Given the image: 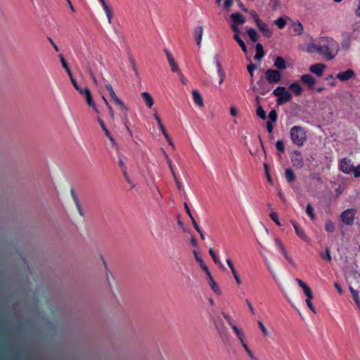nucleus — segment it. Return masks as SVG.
Masks as SVG:
<instances>
[{"label": "nucleus", "instance_id": "f257e3e1", "mask_svg": "<svg viewBox=\"0 0 360 360\" xmlns=\"http://www.w3.org/2000/svg\"><path fill=\"white\" fill-rule=\"evenodd\" d=\"M338 50V43L333 38L328 37H321L316 43H309L307 46V51L308 53H318L327 60L333 59L337 55Z\"/></svg>", "mask_w": 360, "mask_h": 360}, {"label": "nucleus", "instance_id": "f03ea898", "mask_svg": "<svg viewBox=\"0 0 360 360\" xmlns=\"http://www.w3.org/2000/svg\"><path fill=\"white\" fill-rule=\"evenodd\" d=\"M292 142L297 146H302L307 140L305 129L300 126H293L290 130Z\"/></svg>", "mask_w": 360, "mask_h": 360}, {"label": "nucleus", "instance_id": "7ed1b4c3", "mask_svg": "<svg viewBox=\"0 0 360 360\" xmlns=\"http://www.w3.org/2000/svg\"><path fill=\"white\" fill-rule=\"evenodd\" d=\"M273 94L277 97L276 103L278 105H283L292 100V95L284 86H278L274 91Z\"/></svg>", "mask_w": 360, "mask_h": 360}, {"label": "nucleus", "instance_id": "20e7f679", "mask_svg": "<svg viewBox=\"0 0 360 360\" xmlns=\"http://www.w3.org/2000/svg\"><path fill=\"white\" fill-rule=\"evenodd\" d=\"M265 78L269 84H275L281 82L282 75L278 70L268 69L265 72Z\"/></svg>", "mask_w": 360, "mask_h": 360}, {"label": "nucleus", "instance_id": "39448f33", "mask_svg": "<svg viewBox=\"0 0 360 360\" xmlns=\"http://www.w3.org/2000/svg\"><path fill=\"white\" fill-rule=\"evenodd\" d=\"M356 213V209H347L341 213L340 219L347 226H351L354 223Z\"/></svg>", "mask_w": 360, "mask_h": 360}, {"label": "nucleus", "instance_id": "423d86ee", "mask_svg": "<svg viewBox=\"0 0 360 360\" xmlns=\"http://www.w3.org/2000/svg\"><path fill=\"white\" fill-rule=\"evenodd\" d=\"M290 160L294 167L297 169L302 168L304 165V160L300 151L295 150L290 154Z\"/></svg>", "mask_w": 360, "mask_h": 360}, {"label": "nucleus", "instance_id": "0eeeda50", "mask_svg": "<svg viewBox=\"0 0 360 360\" xmlns=\"http://www.w3.org/2000/svg\"><path fill=\"white\" fill-rule=\"evenodd\" d=\"M214 326H215L217 333L219 335L221 341L224 343H226L229 340V335H228V332H227V328L224 325L223 322L222 321H221V323L215 322Z\"/></svg>", "mask_w": 360, "mask_h": 360}, {"label": "nucleus", "instance_id": "6e6552de", "mask_svg": "<svg viewBox=\"0 0 360 360\" xmlns=\"http://www.w3.org/2000/svg\"><path fill=\"white\" fill-rule=\"evenodd\" d=\"M164 51L165 53L169 65L171 68V70L173 72H177L179 76H182V73L179 70V66H178L177 63H176L172 54L167 49H165L164 50Z\"/></svg>", "mask_w": 360, "mask_h": 360}, {"label": "nucleus", "instance_id": "1a4fd4ad", "mask_svg": "<svg viewBox=\"0 0 360 360\" xmlns=\"http://www.w3.org/2000/svg\"><path fill=\"white\" fill-rule=\"evenodd\" d=\"M339 167L340 170L345 174H350L352 172L354 166L351 163V160L344 158L340 161Z\"/></svg>", "mask_w": 360, "mask_h": 360}, {"label": "nucleus", "instance_id": "9d476101", "mask_svg": "<svg viewBox=\"0 0 360 360\" xmlns=\"http://www.w3.org/2000/svg\"><path fill=\"white\" fill-rule=\"evenodd\" d=\"M326 65L323 63H315L309 67V71L318 77H322Z\"/></svg>", "mask_w": 360, "mask_h": 360}, {"label": "nucleus", "instance_id": "9b49d317", "mask_svg": "<svg viewBox=\"0 0 360 360\" xmlns=\"http://www.w3.org/2000/svg\"><path fill=\"white\" fill-rule=\"evenodd\" d=\"M291 224H292L296 235L303 241L307 242L309 241V238L305 233L304 229L301 228L295 221L291 220Z\"/></svg>", "mask_w": 360, "mask_h": 360}, {"label": "nucleus", "instance_id": "f8f14e48", "mask_svg": "<svg viewBox=\"0 0 360 360\" xmlns=\"http://www.w3.org/2000/svg\"><path fill=\"white\" fill-rule=\"evenodd\" d=\"M354 76H355L354 72L351 69H348L346 71L339 72L336 75V77L339 80H340L342 82H345V81H347V80L352 79Z\"/></svg>", "mask_w": 360, "mask_h": 360}, {"label": "nucleus", "instance_id": "ddd939ff", "mask_svg": "<svg viewBox=\"0 0 360 360\" xmlns=\"http://www.w3.org/2000/svg\"><path fill=\"white\" fill-rule=\"evenodd\" d=\"M84 96H85V99L87 105L92 108L93 110L98 112V109L96 106L95 103L94 102L91 91L89 88L86 87L84 89Z\"/></svg>", "mask_w": 360, "mask_h": 360}, {"label": "nucleus", "instance_id": "4468645a", "mask_svg": "<svg viewBox=\"0 0 360 360\" xmlns=\"http://www.w3.org/2000/svg\"><path fill=\"white\" fill-rule=\"evenodd\" d=\"M256 24L257 27L266 38H269L271 37L272 32L269 29L266 23L263 22L261 20H256Z\"/></svg>", "mask_w": 360, "mask_h": 360}, {"label": "nucleus", "instance_id": "2eb2a0df", "mask_svg": "<svg viewBox=\"0 0 360 360\" xmlns=\"http://www.w3.org/2000/svg\"><path fill=\"white\" fill-rule=\"evenodd\" d=\"M301 82L307 85L309 88L313 87L316 84V79L309 74L302 75L300 77Z\"/></svg>", "mask_w": 360, "mask_h": 360}, {"label": "nucleus", "instance_id": "dca6fc26", "mask_svg": "<svg viewBox=\"0 0 360 360\" xmlns=\"http://www.w3.org/2000/svg\"><path fill=\"white\" fill-rule=\"evenodd\" d=\"M230 17L233 20V23L236 25H243L245 22V18L238 12L232 13Z\"/></svg>", "mask_w": 360, "mask_h": 360}, {"label": "nucleus", "instance_id": "f3484780", "mask_svg": "<svg viewBox=\"0 0 360 360\" xmlns=\"http://www.w3.org/2000/svg\"><path fill=\"white\" fill-rule=\"evenodd\" d=\"M203 27L199 26L196 27L194 30V38L195 40V42L198 46H200L201 41H202V37L203 34Z\"/></svg>", "mask_w": 360, "mask_h": 360}, {"label": "nucleus", "instance_id": "a211bd4d", "mask_svg": "<svg viewBox=\"0 0 360 360\" xmlns=\"http://www.w3.org/2000/svg\"><path fill=\"white\" fill-rule=\"evenodd\" d=\"M207 276V278H208V282H209V284L211 287V288L212 289V290L216 293V294H221V290H220V288H219V286L217 285V284L215 283V281H214V278L211 274V273L209 271L208 273L206 274Z\"/></svg>", "mask_w": 360, "mask_h": 360}, {"label": "nucleus", "instance_id": "6ab92c4d", "mask_svg": "<svg viewBox=\"0 0 360 360\" xmlns=\"http://www.w3.org/2000/svg\"><path fill=\"white\" fill-rule=\"evenodd\" d=\"M288 89L291 91H292L296 96L301 95L302 93V91H303L302 87L301 86L300 83L297 82H295L291 83L289 85Z\"/></svg>", "mask_w": 360, "mask_h": 360}, {"label": "nucleus", "instance_id": "aec40b11", "mask_svg": "<svg viewBox=\"0 0 360 360\" xmlns=\"http://www.w3.org/2000/svg\"><path fill=\"white\" fill-rule=\"evenodd\" d=\"M101 3L103 10L105 12L106 16L108 20V22L111 23V19L112 18V12L110 6L107 4L105 0H98Z\"/></svg>", "mask_w": 360, "mask_h": 360}, {"label": "nucleus", "instance_id": "412c9836", "mask_svg": "<svg viewBox=\"0 0 360 360\" xmlns=\"http://www.w3.org/2000/svg\"><path fill=\"white\" fill-rule=\"evenodd\" d=\"M274 66L278 69V70H283L286 69L285 61L281 56H277L274 60Z\"/></svg>", "mask_w": 360, "mask_h": 360}, {"label": "nucleus", "instance_id": "4be33fe9", "mask_svg": "<svg viewBox=\"0 0 360 360\" xmlns=\"http://www.w3.org/2000/svg\"><path fill=\"white\" fill-rule=\"evenodd\" d=\"M193 253L195 256V259L198 262L201 269L205 272V274L208 273L210 271L209 269L207 266V265L204 263L202 259L199 256L198 252L196 250H193Z\"/></svg>", "mask_w": 360, "mask_h": 360}, {"label": "nucleus", "instance_id": "5701e85b", "mask_svg": "<svg viewBox=\"0 0 360 360\" xmlns=\"http://www.w3.org/2000/svg\"><path fill=\"white\" fill-rule=\"evenodd\" d=\"M141 97L143 99V101L148 108H150L153 105L154 101H153L152 96H150V94L149 93L143 92L141 94Z\"/></svg>", "mask_w": 360, "mask_h": 360}, {"label": "nucleus", "instance_id": "b1692460", "mask_svg": "<svg viewBox=\"0 0 360 360\" xmlns=\"http://www.w3.org/2000/svg\"><path fill=\"white\" fill-rule=\"evenodd\" d=\"M192 94L195 103L200 107L203 106V100L199 91L198 90H193Z\"/></svg>", "mask_w": 360, "mask_h": 360}, {"label": "nucleus", "instance_id": "393cba45", "mask_svg": "<svg viewBox=\"0 0 360 360\" xmlns=\"http://www.w3.org/2000/svg\"><path fill=\"white\" fill-rule=\"evenodd\" d=\"M70 193H71L72 198V199H73V200L75 202V205H76V207L77 208V210H78L79 214L81 216H84V213H83V210L82 209V206H81V205L79 203V199H78V198H77V195H76V193H75V192L73 188H72L70 190Z\"/></svg>", "mask_w": 360, "mask_h": 360}, {"label": "nucleus", "instance_id": "a878e982", "mask_svg": "<svg viewBox=\"0 0 360 360\" xmlns=\"http://www.w3.org/2000/svg\"><path fill=\"white\" fill-rule=\"evenodd\" d=\"M255 49L256 53L255 56V59L259 60L264 56L263 46L258 43L256 44Z\"/></svg>", "mask_w": 360, "mask_h": 360}, {"label": "nucleus", "instance_id": "bb28decb", "mask_svg": "<svg viewBox=\"0 0 360 360\" xmlns=\"http://www.w3.org/2000/svg\"><path fill=\"white\" fill-rule=\"evenodd\" d=\"M292 27L295 35H301L302 34L304 27L301 22H293Z\"/></svg>", "mask_w": 360, "mask_h": 360}, {"label": "nucleus", "instance_id": "cd10ccee", "mask_svg": "<svg viewBox=\"0 0 360 360\" xmlns=\"http://www.w3.org/2000/svg\"><path fill=\"white\" fill-rule=\"evenodd\" d=\"M231 328L240 342L245 339V333L242 329H239L236 326H233Z\"/></svg>", "mask_w": 360, "mask_h": 360}, {"label": "nucleus", "instance_id": "c85d7f7f", "mask_svg": "<svg viewBox=\"0 0 360 360\" xmlns=\"http://www.w3.org/2000/svg\"><path fill=\"white\" fill-rule=\"evenodd\" d=\"M233 39L237 41L244 53H247L248 49L245 43L241 39L239 34H234Z\"/></svg>", "mask_w": 360, "mask_h": 360}, {"label": "nucleus", "instance_id": "c756f323", "mask_svg": "<svg viewBox=\"0 0 360 360\" xmlns=\"http://www.w3.org/2000/svg\"><path fill=\"white\" fill-rule=\"evenodd\" d=\"M285 177L288 182L291 183L295 180V176L290 168L286 169L285 171Z\"/></svg>", "mask_w": 360, "mask_h": 360}, {"label": "nucleus", "instance_id": "7c9ffc66", "mask_svg": "<svg viewBox=\"0 0 360 360\" xmlns=\"http://www.w3.org/2000/svg\"><path fill=\"white\" fill-rule=\"evenodd\" d=\"M247 34L252 41L256 42L258 40V34L256 30L253 28H250L247 30Z\"/></svg>", "mask_w": 360, "mask_h": 360}, {"label": "nucleus", "instance_id": "2f4dec72", "mask_svg": "<svg viewBox=\"0 0 360 360\" xmlns=\"http://www.w3.org/2000/svg\"><path fill=\"white\" fill-rule=\"evenodd\" d=\"M349 290L352 295V297L358 307L360 309V297L359 296V293L356 290H355L352 287H349Z\"/></svg>", "mask_w": 360, "mask_h": 360}, {"label": "nucleus", "instance_id": "473e14b6", "mask_svg": "<svg viewBox=\"0 0 360 360\" xmlns=\"http://www.w3.org/2000/svg\"><path fill=\"white\" fill-rule=\"evenodd\" d=\"M276 247L278 248V250L281 252V253L285 256L288 254L287 251L285 250L283 243H281V240L278 238H276L274 239Z\"/></svg>", "mask_w": 360, "mask_h": 360}, {"label": "nucleus", "instance_id": "72a5a7b5", "mask_svg": "<svg viewBox=\"0 0 360 360\" xmlns=\"http://www.w3.org/2000/svg\"><path fill=\"white\" fill-rule=\"evenodd\" d=\"M209 253H210V256L212 257L214 263L217 265H219L220 267L224 268L223 264H221L220 259H219V257H217L214 250L212 248H210Z\"/></svg>", "mask_w": 360, "mask_h": 360}, {"label": "nucleus", "instance_id": "f704fd0d", "mask_svg": "<svg viewBox=\"0 0 360 360\" xmlns=\"http://www.w3.org/2000/svg\"><path fill=\"white\" fill-rule=\"evenodd\" d=\"M320 257L325 261L331 262L332 257L330 255L329 248H326L325 252H321Z\"/></svg>", "mask_w": 360, "mask_h": 360}, {"label": "nucleus", "instance_id": "c9c22d12", "mask_svg": "<svg viewBox=\"0 0 360 360\" xmlns=\"http://www.w3.org/2000/svg\"><path fill=\"white\" fill-rule=\"evenodd\" d=\"M256 114L259 118H261L263 120L266 119V112H265L264 110L263 109V108L262 107V105L257 106V110H256Z\"/></svg>", "mask_w": 360, "mask_h": 360}, {"label": "nucleus", "instance_id": "e433bc0d", "mask_svg": "<svg viewBox=\"0 0 360 360\" xmlns=\"http://www.w3.org/2000/svg\"><path fill=\"white\" fill-rule=\"evenodd\" d=\"M304 291V295L307 297L309 299H313V293L311 288L305 283L303 286L301 287Z\"/></svg>", "mask_w": 360, "mask_h": 360}, {"label": "nucleus", "instance_id": "4c0bfd02", "mask_svg": "<svg viewBox=\"0 0 360 360\" xmlns=\"http://www.w3.org/2000/svg\"><path fill=\"white\" fill-rule=\"evenodd\" d=\"M226 262L228 264L229 267L230 268L233 277L238 276V274L236 269H235L233 263L232 262L231 259L227 258L226 259Z\"/></svg>", "mask_w": 360, "mask_h": 360}, {"label": "nucleus", "instance_id": "58836bf2", "mask_svg": "<svg viewBox=\"0 0 360 360\" xmlns=\"http://www.w3.org/2000/svg\"><path fill=\"white\" fill-rule=\"evenodd\" d=\"M325 229L326 231L329 232V233H333L335 231V225L333 224V221H331L330 220H328L326 222L325 224Z\"/></svg>", "mask_w": 360, "mask_h": 360}, {"label": "nucleus", "instance_id": "ea45409f", "mask_svg": "<svg viewBox=\"0 0 360 360\" xmlns=\"http://www.w3.org/2000/svg\"><path fill=\"white\" fill-rule=\"evenodd\" d=\"M165 160L167 161V163L168 165V167L172 172V174L173 176H175L176 174V172L174 171V166H173V164H172V160L169 158V156L167 155V154H165Z\"/></svg>", "mask_w": 360, "mask_h": 360}, {"label": "nucleus", "instance_id": "a19ab883", "mask_svg": "<svg viewBox=\"0 0 360 360\" xmlns=\"http://www.w3.org/2000/svg\"><path fill=\"white\" fill-rule=\"evenodd\" d=\"M274 23L279 29H283L286 25V20L283 18H278L274 21Z\"/></svg>", "mask_w": 360, "mask_h": 360}, {"label": "nucleus", "instance_id": "79ce46f5", "mask_svg": "<svg viewBox=\"0 0 360 360\" xmlns=\"http://www.w3.org/2000/svg\"><path fill=\"white\" fill-rule=\"evenodd\" d=\"M129 60L131 64V68H132L133 71L134 72L135 75L136 77H139V71H138L136 63L134 58L133 57L130 56L129 58Z\"/></svg>", "mask_w": 360, "mask_h": 360}, {"label": "nucleus", "instance_id": "37998d69", "mask_svg": "<svg viewBox=\"0 0 360 360\" xmlns=\"http://www.w3.org/2000/svg\"><path fill=\"white\" fill-rule=\"evenodd\" d=\"M306 212L307 215L311 219H315V214L314 213V208L312 207L311 205L308 203L306 207Z\"/></svg>", "mask_w": 360, "mask_h": 360}, {"label": "nucleus", "instance_id": "c03bdc74", "mask_svg": "<svg viewBox=\"0 0 360 360\" xmlns=\"http://www.w3.org/2000/svg\"><path fill=\"white\" fill-rule=\"evenodd\" d=\"M105 86L106 90L108 91L109 95H110V96L111 97L112 99H113L114 98H115L117 96V95H116L115 91L113 90V88L111 86V84H110L109 83H106L105 84Z\"/></svg>", "mask_w": 360, "mask_h": 360}, {"label": "nucleus", "instance_id": "a18cd8bd", "mask_svg": "<svg viewBox=\"0 0 360 360\" xmlns=\"http://www.w3.org/2000/svg\"><path fill=\"white\" fill-rule=\"evenodd\" d=\"M277 112L276 110L272 109L269 113V119L271 122H275L277 120Z\"/></svg>", "mask_w": 360, "mask_h": 360}, {"label": "nucleus", "instance_id": "49530a36", "mask_svg": "<svg viewBox=\"0 0 360 360\" xmlns=\"http://www.w3.org/2000/svg\"><path fill=\"white\" fill-rule=\"evenodd\" d=\"M256 69H257V65H256L255 64L251 63L249 65H248L247 70H248L249 74L250 75L251 77H253V76H254V71Z\"/></svg>", "mask_w": 360, "mask_h": 360}, {"label": "nucleus", "instance_id": "de8ad7c7", "mask_svg": "<svg viewBox=\"0 0 360 360\" xmlns=\"http://www.w3.org/2000/svg\"><path fill=\"white\" fill-rule=\"evenodd\" d=\"M97 121L99 123L101 127L102 128L103 131H104L105 136L106 135H109V134L110 133L109 131V130L107 129L103 120L102 119H101L100 117H98L97 118Z\"/></svg>", "mask_w": 360, "mask_h": 360}, {"label": "nucleus", "instance_id": "09e8293b", "mask_svg": "<svg viewBox=\"0 0 360 360\" xmlns=\"http://www.w3.org/2000/svg\"><path fill=\"white\" fill-rule=\"evenodd\" d=\"M276 148L281 153H284L285 152L284 143L281 140H278V141H276Z\"/></svg>", "mask_w": 360, "mask_h": 360}, {"label": "nucleus", "instance_id": "8fccbe9b", "mask_svg": "<svg viewBox=\"0 0 360 360\" xmlns=\"http://www.w3.org/2000/svg\"><path fill=\"white\" fill-rule=\"evenodd\" d=\"M221 314H222L223 317L225 319V320L227 321V323H229V325L230 326L231 328H232L233 326H236L233 322L232 318L228 314L223 311L221 313Z\"/></svg>", "mask_w": 360, "mask_h": 360}, {"label": "nucleus", "instance_id": "3c124183", "mask_svg": "<svg viewBox=\"0 0 360 360\" xmlns=\"http://www.w3.org/2000/svg\"><path fill=\"white\" fill-rule=\"evenodd\" d=\"M270 218L279 226H281V224L280 222V221L278 220V214L276 212H271L270 214Z\"/></svg>", "mask_w": 360, "mask_h": 360}, {"label": "nucleus", "instance_id": "603ef678", "mask_svg": "<svg viewBox=\"0 0 360 360\" xmlns=\"http://www.w3.org/2000/svg\"><path fill=\"white\" fill-rule=\"evenodd\" d=\"M214 63H215L216 66L217 68V72L218 73L221 72H224L223 70L222 66H221V63H220V62H219V60L218 59V56L217 55L214 56Z\"/></svg>", "mask_w": 360, "mask_h": 360}, {"label": "nucleus", "instance_id": "864d4df0", "mask_svg": "<svg viewBox=\"0 0 360 360\" xmlns=\"http://www.w3.org/2000/svg\"><path fill=\"white\" fill-rule=\"evenodd\" d=\"M311 300H312V299H309V298L307 297V299H306V303H307V304L308 307L310 309V310H311L313 313L316 314V309H315L314 306L313 305V304H312V302H311Z\"/></svg>", "mask_w": 360, "mask_h": 360}, {"label": "nucleus", "instance_id": "5fc2aeb1", "mask_svg": "<svg viewBox=\"0 0 360 360\" xmlns=\"http://www.w3.org/2000/svg\"><path fill=\"white\" fill-rule=\"evenodd\" d=\"M123 176L126 180V181L130 185L131 188H134L135 187V185L132 182V181L130 179L128 174L127 172H123Z\"/></svg>", "mask_w": 360, "mask_h": 360}, {"label": "nucleus", "instance_id": "6e6d98bb", "mask_svg": "<svg viewBox=\"0 0 360 360\" xmlns=\"http://www.w3.org/2000/svg\"><path fill=\"white\" fill-rule=\"evenodd\" d=\"M258 326L260 330H262L263 335L264 336H266L268 335V330L261 321H258Z\"/></svg>", "mask_w": 360, "mask_h": 360}, {"label": "nucleus", "instance_id": "4d7b16f0", "mask_svg": "<svg viewBox=\"0 0 360 360\" xmlns=\"http://www.w3.org/2000/svg\"><path fill=\"white\" fill-rule=\"evenodd\" d=\"M118 165L120 169L122 170V173L127 172V166L121 157H119Z\"/></svg>", "mask_w": 360, "mask_h": 360}, {"label": "nucleus", "instance_id": "13d9d810", "mask_svg": "<svg viewBox=\"0 0 360 360\" xmlns=\"http://www.w3.org/2000/svg\"><path fill=\"white\" fill-rule=\"evenodd\" d=\"M59 58H60V61L61 63V65H62L63 68L65 70H67L68 69H70V68L68 67V65L65 58L63 56V55H60Z\"/></svg>", "mask_w": 360, "mask_h": 360}, {"label": "nucleus", "instance_id": "bf43d9fd", "mask_svg": "<svg viewBox=\"0 0 360 360\" xmlns=\"http://www.w3.org/2000/svg\"><path fill=\"white\" fill-rule=\"evenodd\" d=\"M153 117L157 121V123H158V127L159 128H162V127L164 126L163 124H162V122L160 119V117H159V115L157 114V113H154L153 115Z\"/></svg>", "mask_w": 360, "mask_h": 360}, {"label": "nucleus", "instance_id": "052dcab7", "mask_svg": "<svg viewBox=\"0 0 360 360\" xmlns=\"http://www.w3.org/2000/svg\"><path fill=\"white\" fill-rule=\"evenodd\" d=\"M233 0H225L224 4V8L226 10H229L232 6Z\"/></svg>", "mask_w": 360, "mask_h": 360}, {"label": "nucleus", "instance_id": "680f3d73", "mask_svg": "<svg viewBox=\"0 0 360 360\" xmlns=\"http://www.w3.org/2000/svg\"><path fill=\"white\" fill-rule=\"evenodd\" d=\"M174 177V181L176 184V186L178 188V189L179 191H181L183 190V185L179 181L178 178H177V176L176 175L175 176H173Z\"/></svg>", "mask_w": 360, "mask_h": 360}, {"label": "nucleus", "instance_id": "e2e57ef3", "mask_svg": "<svg viewBox=\"0 0 360 360\" xmlns=\"http://www.w3.org/2000/svg\"><path fill=\"white\" fill-rule=\"evenodd\" d=\"M354 175L356 178L360 177V165L356 167H354L353 171Z\"/></svg>", "mask_w": 360, "mask_h": 360}, {"label": "nucleus", "instance_id": "0e129e2a", "mask_svg": "<svg viewBox=\"0 0 360 360\" xmlns=\"http://www.w3.org/2000/svg\"><path fill=\"white\" fill-rule=\"evenodd\" d=\"M191 220L192 221V224L194 227V229L198 232V233H200V228L199 227V226L198 225L197 222L195 221L194 217L193 218H191Z\"/></svg>", "mask_w": 360, "mask_h": 360}, {"label": "nucleus", "instance_id": "69168bd1", "mask_svg": "<svg viewBox=\"0 0 360 360\" xmlns=\"http://www.w3.org/2000/svg\"><path fill=\"white\" fill-rule=\"evenodd\" d=\"M272 6H271V8H272V10L275 11L277 9V8L280 5V3L278 0H272Z\"/></svg>", "mask_w": 360, "mask_h": 360}, {"label": "nucleus", "instance_id": "338daca9", "mask_svg": "<svg viewBox=\"0 0 360 360\" xmlns=\"http://www.w3.org/2000/svg\"><path fill=\"white\" fill-rule=\"evenodd\" d=\"M117 105H119V106L120 107L121 110H122L124 112H125V113H127V111H128V108L124 105V103L122 101H121V102H120Z\"/></svg>", "mask_w": 360, "mask_h": 360}, {"label": "nucleus", "instance_id": "774afa93", "mask_svg": "<svg viewBox=\"0 0 360 360\" xmlns=\"http://www.w3.org/2000/svg\"><path fill=\"white\" fill-rule=\"evenodd\" d=\"M273 129H274V127H273L272 122H266V129H267V131L269 133H271L273 131Z\"/></svg>", "mask_w": 360, "mask_h": 360}]
</instances>
